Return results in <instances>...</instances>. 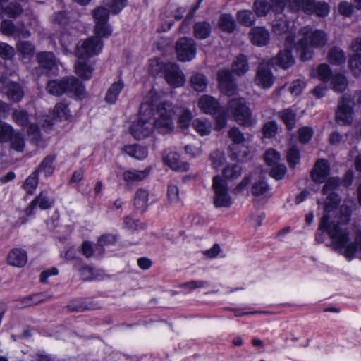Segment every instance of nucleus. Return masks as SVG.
Masks as SVG:
<instances>
[{"label":"nucleus","mask_w":361,"mask_h":361,"mask_svg":"<svg viewBox=\"0 0 361 361\" xmlns=\"http://www.w3.org/2000/svg\"><path fill=\"white\" fill-rule=\"evenodd\" d=\"M341 185L337 177L329 178L323 188V195H329L324 202V214L321 219L319 230L326 233L334 248L344 255L348 260L354 259L357 254L361 253V231H358L354 241H350L352 228L348 224L350 220L351 209L342 205L337 212V206L341 200L339 196L333 192Z\"/></svg>","instance_id":"obj_1"},{"label":"nucleus","mask_w":361,"mask_h":361,"mask_svg":"<svg viewBox=\"0 0 361 361\" xmlns=\"http://www.w3.org/2000/svg\"><path fill=\"white\" fill-rule=\"evenodd\" d=\"M164 92L152 88L143 98L137 117L129 127L130 135L135 140H142L152 135L154 130L161 134L173 130L172 103L163 102Z\"/></svg>","instance_id":"obj_2"},{"label":"nucleus","mask_w":361,"mask_h":361,"mask_svg":"<svg viewBox=\"0 0 361 361\" xmlns=\"http://www.w3.org/2000/svg\"><path fill=\"white\" fill-rule=\"evenodd\" d=\"M92 15L95 25L94 32L95 36L90 37L78 43L75 56L78 59H88L99 55L104 47L102 37H108L112 33V27L108 23L109 12L104 7H98L93 10Z\"/></svg>","instance_id":"obj_3"},{"label":"nucleus","mask_w":361,"mask_h":361,"mask_svg":"<svg viewBox=\"0 0 361 361\" xmlns=\"http://www.w3.org/2000/svg\"><path fill=\"white\" fill-rule=\"evenodd\" d=\"M71 117L68 105L65 102H59L56 104L52 111L49 114L42 117H27L24 112V122L27 121L29 126L27 130V139L35 145L40 147L44 146L45 137H43L39 129L37 124L33 121H37L41 125L43 132L49 133L52 126L58 123H62L68 121Z\"/></svg>","instance_id":"obj_4"},{"label":"nucleus","mask_w":361,"mask_h":361,"mask_svg":"<svg viewBox=\"0 0 361 361\" xmlns=\"http://www.w3.org/2000/svg\"><path fill=\"white\" fill-rule=\"evenodd\" d=\"M302 37L295 44V49L300 53L302 61L312 58L313 49L324 47L327 42L326 33L319 29H313L310 26H305L299 31Z\"/></svg>","instance_id":"obj_5"},{"label":"nucleus","mask_w":361,"mask_h":361,"mask_svg":"<svg viewBox=\"0 0 361 361\" xmlns=\"http://www.w3.org/2000/svg\"><path fill=\"white\" fill-rule=\"evenodd\" d=\"M47 90L51 94L56 96L68 93L78 99H82L85 97L84 85L74 77L51 80L47 83Z\"/></svg>","instance_id":"obj_6"},{"label":"nucleus","mask_w":361,"mask_h":361,"mask_svg":"<svg viewBox=\"0 0 361 361\" xmlns=\"http://www.w3.org/2000/svg\"><path fill=\"white\" fill-rule=\"evenodd\" d=\"M197 107L202 113L214 116L217 130L226 126L227 114L225 109L220 106L218 99L211 95L203 94L197 101Z\"/></svg>","instance_id":"obj_7"},{"label":"nucleus","mask_w":361,"mask_h":361,"mask_svg":"<svg viewBox=\"0 0 361 361\" xmlns=\"http://www.w3.org/2000/svg\"><path fill=\"white\" fill-rule=\"evenodd\" d=\"M231 143L228 146L229 157L233 160L244 161L249 154V142L244 134L237 127L231 128L228 133Z\"/></svg>","instance_id":"obj_8"},{"label":"nucleus","mask_w":361,"mask_h":361,"mask_svg":"<svg viewBox=\"0 0 361 361\" xmlns=\"http://www.w3.org/2000/svg\"><path fill=\"white\" fill-rule=\"evenodd\" d=\"M228 111L240 125L250 127L256 123L250 109L246 105L244 98L231 99L228 104Z\"/></svg>","instance_id":"obj_9"},{"label":"nucleus","mask_w":361,"mask_h":361,"mask_svg":"<svg viewBox=\"0 0 361 361\" xmlns=\"http://www.w3.org/2000/svg\"><path fill=\"white\" fill-rule=\"evenodd\" d=\"M288 7L292 11L301 10L305 14H314L320 18L326 17L330 12V6L328 3L314 0H288Z\"/></svg>","instance_id":"obj_10"},{"label":"nucleus","mask_w":361,"mask_h":361,"mask_svg":"<svg viewBox=\"0 0 361 361\" xmlns=\"http://www.w3.org/2000/svg\"><path fill=\"white\" fill-rule=\"evenodd\" d=\"M213 203L216 208H228L233 204L227 182L219 175L212 180Z\"/></svg>","instance_id":"obj_11"},{"label":"nucleus","mask_w":361,"mask_h":361,"mask_svg":"<svg viewBox=\"0 0 361 361\" xmlns=\"http://www.w3.org/2000/svg\"><path fill=\"white\" fill-rule=\"evenodd\" d=\"M273 31L277 35H284V46H292L295 42L296 34L295 22L293 20H288L287 18L280 14L273 23Z\"/></svg>","instance_id":"obj_12"},{"label":"nucleus","mask_w":361,"mask_h":361,"mask_svg":"<svg viewBox=\"0 0 361 361\" xmlns=\"http://www.w3.org/2000/svg\"><path fill=\"white\" fill-rule=\"evenodd\" d=\"M280 158V154L273 149L267 150L264 155L265 162L271 167L270 176L276 180L282 179L286 173V166L279 163Z\"/></svg>","instance_id":"obj_13"},{"label":"nucleus","mask_w":361,"mask_h":361,"mask_svg":"<svg viewBox=\"0 0 361 361\" xmlns=\"http://www.w3.org/2000/svg\"><path fill=\"white\" fill-rule=\"evenodd\" d=\"M10 141L11 147L16 151H23V136L20 133H15L11 126L0 121V142Z\"/></svg>","instance_id":"obj_14"},{"label":"nucleus","mask_w":361,"mask_h":361,"mask_svg":"<svg viewBox=\"0 0 361 361\" xmlns=\"http://www.w3.org/2000/svg\"><path fill=\"white\" fill-rule=\"evenodd\" d=\"M177 57L180 61H190L197 54L196 44L194 39L188 37L180 38L176 42Z\"/></svg>","instance_id":"obj_15"},{"label":"nucleus","mask_w":361,"mask_h":361,"mask_svg":"<svg viewBox=\"0 0 361 361\" xmlns=\"http://www.w3.org/2000/svg\"><path fill=\"white\" fill-rule=\"evenodd\" d=\"M164 75L167 83L173 88L182 87L185 84L184 73L180 67L174 63H166Z\"/></svg>","instance_id":"obj_16"},{"label":"nucleus","mask_w":361,"mask_h":361,"mask_svg":"<svg viewBox=\"0 0 361 361\" xmlns=\"http://www.w3.org/2000/svg\"><path fill=\"white\" fill-rule=\"evenodd\" d=\"M269 4L267 0H256L254 3V10L257 16H264L273 9L276 13H281L288 6V0H271Z\"/></svg>","instance_id":"obj_17"},{"label":"nucleus","mask_w":361,"mask_h":361,"mask_svg":"<svg viewBox=\"0 0 361 361\" xmlns=\"http://www.w3.org/2000/svg\"><path fill=\"white\" fill-rule=\"evenodd\" d=\"M353 102L350 99L343 96L339 102L338 110L336 114V120L338 123L346 125L353 121Z\"/></svg>","instance_id":"obj_18"},{"label":"nucleus","mask_w":361,"mask_h":361,"mask_svg":"<svg viewBox=\"0 0 361 361\" xmlns=\"http://www.w3.org/2000/svg\"><path fill=\"white\" fill-rule=\"evenodd\" d=\"M218 82L221 92L228 96L235 95L237 86L228 70L220 71L218 73Z\"/></svg>","instance_id":"obj_19"},{"label":"nucleus","mask_w":361,"mask_h":361,"mask_svg":"<svg viewBox=\"0 0 361 361\" xmlns=\"http://www.w3.org/2000/svg\"><path fill=\"white\" fill-rule=\"evenodd\" d=\"M353 55L349 59V68L355 76L361 73V37L355 39L351 44Z\"/></svg>","instance_id":"obj_20"},{"label":"nucleus","mask_w":361,"mask_h":361,"mask_svg":"<svg viewBox=\"0 0 361 361\" xmlns=\"http://www.w3.org/2000/svg\"><path fill=\"white\" fill-rule=\"evenodd\" d=\"M54 204V200L49 197L47 191H42L37 197H36L25 210L27 216H30L35 213L37 208L42 210L51 208Z\"/></svg>","instance_id":"obj_21"},{"label":"nucleus","mask_w":361,"mask_h":361,"mask_svg":"<svg viewBox=\"0 0 361 361\" xmlns=\"http://www.w3.org/2000/svg\"><path fill=\"white\" fill-rule=\"evenodd\" d=\"M295 48V43L290 47H287L285 46V49L280 51L278 54L271 59V64L274 66L280 68L281 69H288L293 66L295 63V59L292 55L290 49Z\"/></svg>","instance_id":"obj_22"},{"label":"nucleus","mask_w":361,"mask_h":361,"mask_svg":"<svg viewBox=\"0 0 361 361\" xmlns=\"http://www.w3.org/2000/svg\"><path fill=\"white\" fill-rule=\"evenodd\" d=\"M37 60L40 68L44 69L47 74L55 75L58 71L56 59L51 52H42L38 54Z\"/></svg>","instance_id":"obj_23"},{"label":"nucleus","mask_w":361,"mask_h":361,"mask_svg":"<svg viewBox=\"0 0 361 361\" xmlns=\"http://www.w3.org/2000/svg\"><path fill=\"white\" fill-rule=\"evenodd\" d=\"M329 171L330 164L328 161L324 159H318L311 172L312 180L317 183H324L329 174Z\"/></svg>","instance_id":"obj_24"},{"label":"nucleus","mask_w":361,"mask_h":361,"mask_svg":"<svg viewBox=\"0 0 361 361\" xmlns=\"http://www.w3.org/2000/svg\"><path fill=\"white\" fill-rule=\"evenodd\" d=\"M255 81L259 87L269 89L274 85L275 77L269 68L260 65L258 67Z\"/></svg>","instance_id":"obj_25"},{"label":"nucleus","mask_w":361,"mask_h":361,"mask_svg":"<svg viewBox=\"0 0 361 361\" xmlns=\"http://www.w3.org/2000/svg\"><path fill=\"white\" fill-rule=\"evenodd\" d=\"M163 159L164 162L173 171H187L189 169V164L182 161L180 155L175 152L165 151Z\"/></svg>","instance_id":"obj_26"},{"label":"nucleus","mask_w":361,"mask_h":361,"mask_svg":"<svg viewBox=\"0 0 361 361\" xmlns=\"http://www.w3.org/2000/svg\"><path fill=\"white\" fill-rule=\"evenodd\" d=\"M150 171L149 167L143 170H126L123 173V178L128 185H135L145 179L149 175Z\"/></svg>","instance_id":"obj_27"},{"label":"nucleus","mask_w":361,"mask_h":361,"mask_svg":"<svg viewBox=\"0 0 361 361\" xmlns=\"http://www.w3.org/2000/svg\"><path fill=\"white\" fill-rule=\"evenodd\" d=\"M94 71V64L89 59H78L75 63L76 74L85 80L91 78Z\"/></svg>","instance_id":"obj_28"},{"label":"nucleus","mask_w":361,"mask_h":361,"mask_svg":"<svg viewBox=\"0 0 361 361\" xmlns=\"http://www.w3.org/2000/svg\"><path fill=\"white\" fill-rule=\"evenodd\" d=\"M269 32L263 27H253L250 32L251 42L257 46H264L269 40Z\"/></svg>","instance_id":"obj_29"},{"label":"nucleus","mask_w":361,"mask_h":361,"mask_svg":"<svg viewBox=\"0 0 361 361\" xmlns=\"http://www.w3.org/2000/svg\"><path fill=\"white\" fill-rule=\"evenodd\" d=\"M123 151L131 157L142 160L148 156V149L140 145H126Z\"/></svg>","instance_id":"obj_30"},{"label":"nucleus","mask_w":361,"mask_h":361,"mask_svg":"<svg viewBox=\"0 0 361 361\" xmlns=\"http://www.w3.org/2000/svg\"><path fill=\"white\" fill-rule=\"evenodd\" d=\"M191 125L200 136H207L212 132V124L205 118H195Z\"/></svg>","instance_id":"obj_31"},{"label":"nucleus","mask_w":361,"mask_h":361,"mask_svg":"<svg viewBox=\"0 0 361 361\" xmlns=\"http://www.w3.org/2000/svg\"><path fill=\"white\" fill-rule=\"evenodd\" d=\"M279 117L283 121L288 130H292L296 123V112L292 108H288L278 113Z\"/></svg>","instance_id":"obj_32"},{"label":"nucleus","mask_w":361,"mask_h":361,"mask_svg":"<svg viewBox=\"0 0 361 361\" xmlns=\"http://www.w3.org/2000/svg\"><path fill=\"white\" fill-rule=\"evenodd\" d=\"M251 192L254 196H271V188L263 179L255 181L251 188Z\"/></svg>","instance_id":"obj_33"},{"label":"nucleus","mask_w":361,"mask_h":361,"mask_svg":"<svg viewBox=\"0 0 361 361\" xmlns=\"http://www.w3.org/2000/svg\"><path fill=\"white\" fill-rule=\"evenodd\" d=\"M123 86V82L121 80L113 83L106 92L105 101L109 104H114Z\"/></svg>","instance_id":"obj_34"},{"label":"nucleus","mask_w":361,"mask_h":361,"mask_svg":"<svg viewBox=\"0 0 361 361\" xmlns=\"http://www.w3.org/2000/svg\"><path fill=\"white\" fill-rule=\"evenodd\" d=\"M149 192L144 189H139L137 190L135 198L134 204L137 210L141 212L145 211L148 205Z\"/></svg>","instance_id":"obj_35"},{"label":"nucleus","mask_w":361,"mask_h":361,"mask_svg":"<svg viewBox=\"0 0 361 361\" xmlns=\"http://www.w3.org/2000/svg\"><path fill=\"white\" fill-rule=\"evenodd\" d=\"M211 25L207 22L196 23L193 27L195 37L198 39H204L207 38L211 33Z\"/></svg>","instance_id":"obj_36"},{"label":"nucleus","mask_w":361,"mask_h":361,"mask_svg":"<svg viewBox=\"0 0 361 361\" xmlns=\"http://www.w3.org/2000/svg\"><path fill=\"white\" fill-rule=\"evenodd\" d=\"M328 59L331 64L338 66L345 63L346 57L341 48L334 47L329 50Z\"/></svg>","instance_id":"obj_37"},{"label":"nucleus","mask_w":361,"mask_h":361,"mask_svg":"<svg viewBox=\"0 0 361 361\" xmlns=\"http://www.w3.org/2000/svg\"><path fill=\"white\" fill-rule=\"evenodd\" d=\"M220 29L226 32H232L235 28V21L230 14H222L218 22Z\"/></svg>","instance_id":"obj_38"},{"label":"nucleus","mask_w":361,"mask_h":361,"mask_svg":"<svg viewBox=\"0 0 361 361\" xmlns=\"http://www.w3.org/2000/svg\"><path fill=\"white\" fill-rule=\"evenodd\" d=\"M242 174V168L238 164L228 165L223 169V178L226 181L233 180Z\"/></svg>","instance_id":"obj_39"},{"label":"nucleus","mask_w":361,"mask_h":361,"mask_svg":"<svg viewBox=\"0 0 361 361\" xmlns=\"http://www.w3.org/2000/svg\"><path fill=\"white\" fill-rule=\"evenodd\" d=\"M312 77H317L320 80L325 82L332 78V73L329 66L327 64H320L314 71H312Z\"/></svg>","instance_id":"obj_40"},{"label":"nucleus","mask_w":361,"mask_h":361,"mask_svg":"<svg viewBox=\"0 0 361 361\" xmlns=\"http://www.w3.org/2000/svg\"><path fill=\"white\" fill-rule=\"evenodd\" d=\"M237 19L240 24L245 27H251L255 23V17L249 10L240 11L237 13Z\"/></svg>","instance_id":"obj_41"},{"label":"nucleus","mask_w":361,"mask_h":361,"mask_svg":"<svg viewBox=\"0 0 361 361\" xmlns=\"http://www.w3.org/2000/svg\"><path fill=\"white\" fill-rule=\"evenodd\" d=\"M7 262L9 265L16 267L23 266V252L19 248L11 250L7 256Z\"/></svg>","instance_id":"obj_42"},{"label":"nucleus","mask_w":361,"mask_h":361,"mask_svg":"<svg viewBox=\"0 0 361 361\" xmlns=\"http://www.w3.org/2000/svg\"><path fill=\"white\" fill-rule=\"evenodd\" d=\"M247 60L244 55H239L233 63L232 70L237 75H240L248 71Z\"/></svg>","instance_id":"obj_43"},{"label":"nucleus","mask_w":361,"mask_h":361,"mask_svg":"<svg viewBox=\"0 0 361 361\" xmlns=\"http://www.w3.org/2000/svg\"><path fill=\"white\" fill-rule=\"evenodd\" d=\"M39 169H35L24 181V190L30 195L32 194L38 185Z\"/></svg>","instance_id":"obj_44"},{"label":"nucleus","mask_w":361,"mask_h":361,"mask_svg":"<svg viewBox=\"0 0 361 361\" xmlns=\"http://www.w3.org/2000/svg\"><path fill=\"white\" fill-rule=\"evenodd\" d=\"M190 83L194 90L197 92H203L206 90L207 82L205 76L202 74H194L190 79Z\"/></svg>","instance_id":"obj_45"},{"label":"nucleus","mask_w":361,"mask_h":361,"mask_svg":"<svg viewBox=\"0 0 361 361\" xmlns=\"http://www.w3.org/2000/svg\"><path fill=\"white\" fill-rule=\"evenodd\" d=\"M331 82L334 90L338 92H343L348 86L347 79L342 74H335L333 75Z\"/></svg>","instance_id":"obj_46"},{"label":"nucleus","mask_w":361,"mask_h":361,"mask_svg":"<svg viewBox=\"0 0 361 361\" xmlns=\"http://www.w3.org/2000/svg\"><path fill=\"white\" fill-rule=\"evenodd\" d=\"M6 92L8 98L15 102L20 101L23 96L21 87L15 82H10L8 85Z\"/></svg>","instance_id":"obj_47"},{"label":"nucleus","mask_w":361,"mask_h":361,"mask_svg":"<svg viewBox=\"0 0 361 361\" xmlns=\"http://www.w3.org/2000/svg\"><path fill=\"white\" fill-rule=\"evenodd\" d=\"M55 157L53 156H47L44 158L40 165L37 169H39V173L43 171L45 176L48 177L51 176L54 169V162Z\"/></svg>","instance_id":"obj_48"},{"label":"nucleus","mask_w":361,"mask_h":361,"mask_svg":"<svg viewBox=\"0 0 361 361\" xmlns=\"http://www.w3.org/2000/svg\"><path fill=\"white\" fill-rule=\"evenodd\" d=\"M210 160L213 168L219 171L221 169L226 161L225 154L223 151L216 150L210 154Z\"/></svg>","instance_id":"obj_49"},{"label":"nucleus","mask_w":361,"mask_h":361,"mask_svg":"<svg viewBox=\"0 0 361 361\" xmlns=\"http://www.w3.org/2000/svg\"><path fill=\"white\" fill-rule=\"evenodd\" d=\"M192 114L191 111L188 109H184L178 118V127L183 130L188 129L190 123H192Z\"/></svg>","instance_id":"obj_50"},{"label":"nucleus","mask_w":361,"mask_h":361,"mask_svg":"<svg viewBox=\"0 0 361 361\" xmlns=\"http://www.w3.org/2000/svg\"><path fill=\"white\" fill-rule=\"evenodd\" d=\"M22 12L21 6L17 3H11L8 6L4 8L3 6V12L1 13V18L4 17V14H6L10 17H16L20 15Z\"/></svg>","instance_id":"obj_51"},{"label":"nucleus","mask_w":361,"mask_h":361,"mask_svg":"<svg viewBox=\"0 0 361 361\" xmlns=\"http://www.w3.org/2000/svg\"><path fill=\"white\" fill-rule=\"evenodd\" d=\"M306 86V82L304 79H297L292 82L290 85L288 90L290 93L294 96L300 95Z\"/></svg>","instance_id":"obj_52"},{"label":"nucleus","mask_w":361,"mask_h":361,"mask_svg":"<svg viewBox=\"0 0 361 361\" xmlns=\"http://www.w3.org/2000/svg\"><path fill=\"white\" fill-rule=\"evenodd\" d=\"M300 159V151L295 147H291L287 152V160L290 167H294Z\"/></svg>","instance_id":"obj_53"},{"label":"nucleus","mask_w":361,"mask_h":361,"mask_svg":"<svg viewBox=\"0 0 361 361\" xmlns=\"http://www.w3.org/2000/svg\"><path fill=\"white\" fill-rule=\"evenodd\" d=\"M117 236L114 234H105L102 235L98 240L97 247H99V252H102V248L104 246H109L114 245L117 241Z\"/></svg>","instance_id":"obj_54"},{"label":"nucleus","mask_w":361,"mask_h":361,"mask_svg":"<svg viewBox=\"0 0 361 361\" xmlns=\"http://www.w3.org/2000/svg\"><path fill=\"white\" fill-rule=\"evenodd\" d=\"M165 65L166 63H163L159 59H153L149 61V69L152 74H159L164 72Z\"/></svg>","instance_id":"obj_55"},{"label":"nucleus","mask_w":361,"mask_h":361,"mask_svg":"<svg viewBox=\"0 0 361 361\" xmlns=\"http://www.w3.org/2000/svg\"><path fill=\"white\" fill-rule=\"evenodd\" d=\"M14 49L6 43L0 42V57L11 59L14 56Z\"/></svg>","instance_id":"obj_56"},{"label":"nucleus","mask_w":361,"mask_h":361,"mask_svg":"<svg viewBox=\"0 0 361 361\" xmlns=\"http://www.w3.org/2000/svg\"><path fill=\"white\" fill-rule=\"evenodd\" d=\"M167 195L169 201L172 204H176L180 200L179 190L176 185H169Z\"/></svg>","instance_id":"obj_57"},{"label":"nucleus","mask_w":361,"mask_h":361,"mask_svg":"<svg viewBox=\"0 0 361 361\" xmlns=\"http://www.w3.org/2000/svg\"><path fill=\"white\" fill-rule=\"evenodd\" d=\"M278 129V126L276 122L275 121H269L264 124L263 128V133L264 137H274Z\"/></svg>","instance_id":"obj_58"},{"label":"nucleus","mask_w":361,"mask_h":361,"mask_svg":"<svg viewBox=\"0 0 361 361\" xmlns=\"http://www.w3.org/2000/svg\"><path fill=\"white\" fill-rule=\"evenodd\" d=\"M313 135V130L309 127H302L298 130V137L300 141L305 144L309 142Z\"/></svg>","instance_id":"obj_59"},{"label":"nucleus","mask_w":361,"mask_h":361,"mask_svg":"<svg viewBox=\"0 0 361 361\" xmlns=\"http://www.w3.org/2000/svg\"><path fill=\"white\" fill-rule=\"evenodd\" d=\"M207 286V282L204 281H191L184 283L180 286V288L192 291L196 288H203Z\"/></svg>","instance_id":"obj_60"},{"label":"nucleus","mask_w":361,"mask_h":361,"mask_svg":"<svg viewBox=\"0 0 361 361\" xmlns=\"http://www.w3.org/2000/svg\"><path fill=\"white\" fill-rule=\"evenodd\" d=\"M140 226L138 221L133 219L131 216H126L123 219V228L128 231H135Z\"/></svg>","instance_id":"obj_61"},{"label":"nucleus","mask_w":361,"mask_h":361,"mask_svg":"<svg viewBox=\"0 0 361 361\" xmlns=\"http://www.w3.org/2000/svg\"><path fill=\"white\" fill-rule=\"evenodd\" d=\"M45 295L42 293H37L31 296L24 298V306L36 305L44 300Z\"/></svg>","instance_id":"obj_62"},{"label":"nucleus","mask_w":361,"mask_h":361,"mask_svg":"<svg viewBox=\"0 0 361 361\" xmlns=\"http://www.w3.org/2000/svg\"><path fill=\"white\" fill-rule=\"evenodd\" d=\"M74 268L80 272L84 280H92L94 278V269L90 267L85 266L79 269L76 265H75Z\"/></svg>","instance_id":"obj_63"},{"label":"nucleus","mask_w":361,"mask_h":361,"mask_svg":"<svg viewBox=\"0 0 361 361\" xmlns=\"http://www.w3.org/2000/svg\"><path fill=\"white\" fill-rule=\"evenodd\" d=\"M127 0H111L109 7L112 13L117 14L126 6Z\"/></svg>","instance_id":"obj_64"}]
</instances>
